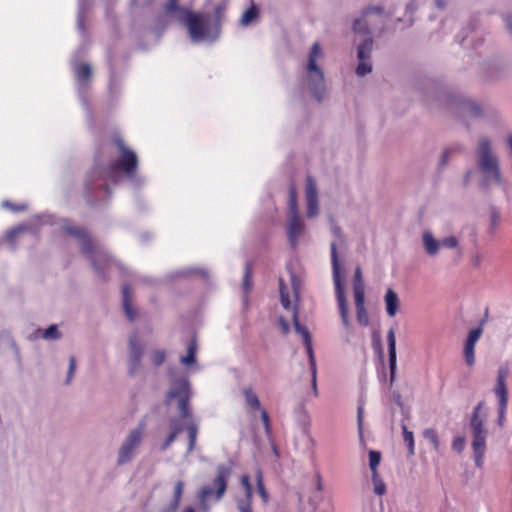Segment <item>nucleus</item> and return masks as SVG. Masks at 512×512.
<instances>
[{
  "instance_id": "obj_45",
  "label": "nucleus",
  "mask_w": 512,
  "mask_h": 512,
  "mask_svg": "<svg viewBox=\"0 0 512 512\" xmlns=\"http://www.w3.org/2000/svg\"><path fill=\"white\" fill-rule=\"evenodd\" d=\"M290 282H291V288H292V293H293V297L298 300L299 299V292H300V287H301V280L299 279V277L291 272L290 273Z\"/></svg>"
},
{
  "instance_id": "obj_12",
  "label": "nucleus",
  "mask_w": 512,
  "mask_h": 512,
  "mask_svg": "<svg viewBox=\"0 0 512 512\" xmlns=\"http://www.w3.org/2000/svg\"><path fill=\"white\" fill-rule=\"evenodd\" d=\"M144 351L145 347L139 339L138 333H132L128 339L127 370L129 376L134 377L140 371Z\"/></svg>"
},
{
  "instance_id": "obj_43",
  "label": "nucleus",
  "mask_w": 512,
  "mask_h": 512,
  "mask_svg": "<svg viewBox=\"0 0 512 512\" xmlns=\"http://www.w3.org/2000/svg\"><path fill=\"white\" fill-rule=\"evenodd\" d=\"M372 481L374 484V492L377 495H383L386 492V486L384 482L381 480L377 472L372 473Z\"/></svg>"
},
{
  "instance_id": "obj_62",
  "label": "nucleus",
  "mask_w": 512,
  "mask_h": 512,
  "mask_svg": "<svg viewBox=\"0 0 512 512\" xmlns=\"http://www.w3.org/2000/svg\"><path fill=\"white\" fill-rule=\"evenodd\" d=\"M176 439L175 433H170L166 440L161 445L160 449L165 451Z\"/></svg>"
},
{
  "instance_id": "obj_47",
  "label": "nucleus",
  "mask_w": 512,
  "mask_h": 512,
  "mask_svg": "<svg viewBox=\"0 0 512 512\" xmlns=\"http://www.w3.org/2000/svg\"><path fill=\"white\" fill-rule=\"evenodd\" d=\"M304 346L306 348V352L308 355L310 370H317V364H316V359H315V355H314V351H313L312 340L309 342H305Z\"/></svg>"
},
{
  "instance_id": "obj_27",
  "label": "nucleus",
  "mask_w": 512,
  "mask_h": 512,
  "mask_svg": "<svg viewBox=\"0 0 512 512\" xmlns=\"http://www.w3.org/2000/svg\"><path fill=\"white\" fill-rule=\"evenodd\" d=\"M188 434V447L187 453H191L195 449L197 435H198V425L194 421H189L185 427Z\"/></svg>"
},
{
  "instance_id": "obj_30",
  "label": "nucleus",
  "mask_w": 512,
  "mask_h": 512,
  "mask_svg": "<svg viewBox=\"0 0 512 512\" xmlns=\"http://www.w3.org/2000/svg\"><path fill=\"white\" fill-rule=\"evenodd\" d=\"M483 324H484V321H481V323L478 327L473 328L469 331L468 336L465 340L464 346L470 347V348H475L476 343L478 342V340L480 339V337L483 333V328H482Z\"/></svg>"
},
{
  "instance_id": "obj_11",
  "label": "nucleus",
  "mask_w": 512,
  "mask_h": 512,
  "mask_svg": "<svg viewBox=\"0 0 512 512\" xmlns=\"http://www.w3.org/2000/svg\"><path fill=\"white\" fill-rule=\"evenodd\" d=\"M192 396V391L190 388V383L187 379H180L176 381L171 387L170 391L167 394L166 402L169 404L172 399H178V409L180 415L184 419H189L192 417V413L189 407V401Z\"/></svg>"
},
{
  "instance_id": "obj_16",
  "label": "nucleus",
  "mask_w": 512,
  "mask_h": 512,
  "mask_svg": "<svg viewBox=\"0 0 512 512\" xmlns=\"http://www.w3.org/2000/svg\"><path fill=\"white\" fill-rule=\"evenodd\" d=\"M373 49V39L367 37L362 43L357 46L358 65L356 67V74L363 77L372 71L371 54Z\"/></svg>"
},
{
  "instance_id": "obj_48",
  "label": "nucleus",
  "mask_w": 512,
  "mask_h": 512,
  "mask_svg": "<svg viewBox=\"0 0 512 512\" xmlns=\"http://www.w3.org/2000/svg\"><path fill=\"white\" fill-rule=\"evenodd\" d=\"M354 291V300L355 306L357 307H365V290L358 286V288H353Z\"/></svg>"
},
{
  "instance_id": "obj_20",
  "label": "nucleus",
  "mask_w": 512,
  "mask_h": 512,
  "mask_svg": "<svg viewBox=\"0 0 512 512\" xmlns=\"http://www.w3.org/2000/svg\"><path fill=\"white\" fill-rule=\"evenodd\" d=\"M388 344V357H389V370H390V383L392 384L395 378L397 367V354H396V337L394 328H390L387 332Z\"/></svg>"
},
{
  "instance_id": "obj_17",
  "label": "nucleus",
  "mask_w": 512,
  "mask_h": 512,
  "mask_svg": "<svg viewBox=\"0 0 512 512\" xmlns=\"http://www.w3.org/2000/svg\"><path fill=\"white\" fill-rule=\"evenodd\" d=\"M305 197L307 204L306 215L308 218H314L319 213V200L317 184L312 176L306 177Z\"/></svg>"
},
{
  "instance_id": "obj_8",
  "label": "nucleus",
  "mask_w": 512,
  "mask_h": 512,
  "mask_svg": "<svg viewBox=\"0 0 512 512\" xmlns=\"http://www.w3.org/2000/svg\"><path fill=\"white\" fill-rule=\"evenodd\" d=\"M331 250V264H332V275L335 286V295L340 312L342 324L346 327H350L348 306L344 292V286L342 282L341 266L338 259L337 244L332 242L330 245Z\"/></svg>"
},
{
  "instance_id": "obj_39",
  "label": "nucleus",
  "mask_w": 512,
  "mask_h": 512,
  "mask_svg": "<svg viewBox=\"0 0 512 512\" xmlns=\"http://www.w3.org/2000/svg\"><path fill=\"white\" fill-rule=\"evenodd\" d=\"M365 17L366 16L362 15V17L355 19V21L353 23V31L355 33L363 34V35L370 34V30H369L367 21L365 20Z\"/></svg>"
},
{
  "instance_id": "obj_51",
  "label": "nucleus",
  "mask_w": 512,
  "mask_h": 512,
  "mask_svg": "<svg viewBox=\"0 0 512 512\" xmlns=\"http://www.w3.org/2000/svg\"><path fill=\"white\" fill-rule=\"evenodd\" d=\"M363 413H364V406L362 403H359L357 408V426H358V432L360 439L363 438Z\"/></svg>"
},
{
  "instance_id": "obj_10",
  "label": "nucleus",
  "mask_w": 512,
  "mask_h": 512,
  "mask_svg": "<svg viewBox=\"0 0 512 512\" xmlns=\"http://www.w3.org/2000/svg\"><path fill=\"white\" fill-rule=\"evenodd\" d=\"M231 471V466L224 464L217 466V474L213 480V484L203 486L198 493V498L201 503L206 502L213 495H215L217 501L223 497Z\"/></svg>"
},
{
  "instance_id": "obj_4",
  "label": "nucleus",
  "mask_w": 512,
  "mask_h": 512,
  "mask_svg": "<svg viewBox=\"0 0 512 512\" xmlns=\"http://www.w3.org/2000/svg\"><path fill=\"white\" fill-rule=\"evenodd\" d=\"M62 228L67 234L79 240L82 253L90 259L95 272L100 277L105 279V270H109L113 265L120 268V265L109 256L103 247L94 245L84 229L73 226L66 219L62 221Z\"/></svg>"
},
{
  "instance_id": "obj_40",
  "label": "nucleus",
  "mask_w": 512,
  "mask_h": 512,
  "mask_svg": "<svg viewBox=\"0 0 512 512\" xmlns=\"http://www.w3.org/2000/svg\"><path fill=\"white\" fill-rule=\"evenodd\" d=\"M151 363L155 367L161 366L166 360V351L163 349H156L149 355Z\"/></svg>"
},
{
  "instance_id": "obj_46",
  "label": "nucleus",
  "mask_w": 512,
  "mask_h": 512,
  "mask_svg": "<svg viewBox=\"0 0 512 512\" xmlns=\"http://www.w3.org/2000/svg\"><path fill=\"white\" fill-rule=\"evenodd\" d=\"M380 460H381L380 452L375 451V450H371L369 452V466H370L372 473L377 472V467L380 463Z\"/></svg>"
},
{
  "instance_id": "obj_42",
  "label": "nucleus",
  "mask_w": 512,
  "mask_h": 512,
  "mask_svg": "<svg viewBox=\"0 0 512 512\" xmlns=\"http://www.w3.org/2000/svg\"><path fill=\"white\" fill-rule=\"evenodd\" d=\"M42 337L45 340H57L61 338V333L58 330L57 325L53 324L43 331Z\"/></svg>"
},
{
  "instance_id": "obj_26",
  "label": "nucleus",
  "mask_w": 512,
  "mask_h": 512,
  "mask_svg": "<svg viewBox=\"0 0 512 512\" xmlns=\"http://www.w3.org/2000/svg\"><path fill=\"white\" fill-rule=\"evenodd\" d=\"M500 16L507 32L512 36V0H506Z\"/></svg>"
},
{
  "instance_id": "obj_32",
  "label": "nucleus",
  "mask_w": 512,
  "mask_h": 512,
  "mask_svg": "<svg viewBox=\"0 0 512 512\" xmlns=\"http://www.w3.org/2000/svg\"><path fill=\"white\" fill-rule=\"evenodd\" d=\"M255 480H256L257 492H258L259 496L261 497L263 503L267 504L269 502V494L264 485V478H263V473H262L261 469H257Z\"/></svg>"
},
{
  "instance_id": "obj_19",
  "label": "nucleus",
  "mask_w": 512,
  "mask_h": 512,
  "mask_svg": "<svg viewBox=\"0 0 512 512\" xmlns=\"http://www.w3.org/2000/svg\"><path fill=\"white\" fill-rule=\"evenodd\" d=\"M240 483L244 489L245 496L237 499V508L240 512H253L252 510V498L253 488L250 481L249 475H242Z\"/></svg>"
},
{
  "instance_id": "obj_49",
  "label": "nucleus",
  "mask_w": 512,
  "mask_h": 512,
  "mask_svg": "<svg viewBox=\"0 0 512 512\" xmlns=\"http://www.w3.org/2000/svg\"><path fill=\"white\" fill-rule=\"evenodd\" d=\"M357 321L362 326L369 325V316L365 307L356 308Z\"/></svg>"
},
{
  "instance_id": "obj_3",
  "label": "nucleus",
  "mask_w": 512,
  "mask_h": 512,
  "mask_svg": "<svg viewBox=\"0 0 512 512\" xmlns=\"http://www.w3.org/2000/svg\"><path fill=\"white\" fill-rule=\"evenodd\" d=\"M475 163L480 174L479 189L489 193L493 186L505 189L500 160L495 153L491 139L480 137L475 149Z\"/></svg>"
},
{
  "instance_id": "obj_57",
  "label": "nucleus",
  "mask_w": 512,
  "mask_h": 512,
  "mask_svg": "<svg viewBox=\"0 0 512 512\" xmlns=\"http://www.w3.org/2000/svg\"><path fill=\"white\" fill-rule=\"evenodd\" d=\"M260 412H261V420L264 425L265 432L267 434H269L271 431L269 415L265 409H261Z\"/></svg>"
},
{
  "instance_id": "obj_60",
  "label": "nucleus",
  "mask_w": 512,
  "mask_h": 512,
  "mask_svg": "<svg viewBox=\"0 0 512 512\" xmlns=\"http://www.w3.org/2000/svg\"><path fill=\"white\" fill-rule=\"evenodd\" d=\"M2 206L3 207H7V208H9V209H11L12 211H15V212L24 211V210L27 209V205L26 204L16 205V204L11 203L10 201H4L2 203Z\"/></svg>"
},
{
  "instance_id": "obj_13",
  "label": "nucleus",
  "mask_w": 512,
  "mask_h": 512,
  "mask_svg": "<svg viewBox=\"0 0 512 512\" xmlns=\"http://www.w3.org/2000/svg\"><path fill=\"white\" fill-rule=\"evenodd\" d=\"M71 65L73 67V71L77 81L78 94L80 96L83 106L87 110H89L86 94L88 93L90 88V77L92 74L91 67L87 63H77V61L74 58L71 60Z\"/></svg>"
},
{
  "instance_id": "obj_2",
  "label": "nucleus",
  "mask_w": 512,
  "mask_h": 512,
  "mask_svg": "<svg viewBox=\"0 0 512 512\" xmlns=\"http://www.w3.org/2000/svg\"><path fill=\"white\" fill-rule=\"evenodd\" d=\"M179 0H168L163 6L165 16L183 24L193 42L217 40L221 33L224 7L217 5L214 14L196 13L178 5Z\"/></svg>"
},
{
  "instance_id": "obj_37",
  "label": "nucleus",
  "mask_w": 512,
  "mask_h": 512,
  "mask_svg": "<svg viewBox=\"0 0 512 512\" xmlns=\"http://www.w3.org/2000/svg\"><path fill=\"white\" fill-rule=\"evenodd\" d=\"M183 490H184V482L181 480L177 481L175 484V487H174L173 500L170 503V507L172 510H176L178 508L180 501H181L182 494H183Z\"/></svg>"
},
{
  "instance_id": "obj_1",
  "label": "nucleus",
  "mask_w": 512,
  "mask_h": 512,
  "mask_svg": "<svg viewBox=\"0 0 512 512\" xmlns=\"http://www.w3.org/2000/svg\"><path fill=\"white\" fill-rule=\"evenodd\" d=\"M116 145L121 153L119 159L107 167L96 165L86 179V196L92 204L106 200L110 196L109 183L117 184L121 180L122 174L135 187L141 186L144 182L143 178L137 174L138 158L136 153L119 138L116 139Z\"/></svg>"
},
{
  "instance_id": "obj_34",
  "label": "nucleus",
  "mask_w": 512,
  "mask_h": 512,
  "mask_svg": "<svg viewBox=\"0 0 512 512\" xmlns=\"http://www.w3.org/2000/svg\"><path fill=\"white\" fill-rule=\"evenodd\" d=\"M300 215L297 203V194L293 187L289 189L288 194V214L287 216Z\"/></svg>"
},
{
  "instance_id": "obj_52",
  "label": "nucleus",
  "mask_w": 512,
  "mask_h": 512,
  "mask_svg": "<svg viewBox=\"0 0 512 512\" xmlns=\"http://www.w3.org/2000/svg\"><path fill=\"white\" fill-rule=\"evenodd\" d=\"M28 230V226L27 225H19L13 229H11L10 231L7 232L6 234V238L7 240L9 241H13V239L20 233L24 232Z\"/></svg>"
},
{
  "instance_id": "obj_41",
  "label": "nucleus",
  "mask_w": 512,
  "mask_h": 512,
  "mask_svg": "<svg viewBox=\"0 0 512 512\" xmlns=\"http://www.w3.org/2000/svg\"><path fill=\"white\" fill-rule=\"evenodd\" d=\"M251 285H252L251 284V267L247 263L246 266H245L244 277H243V289H244V292H245L243 301H244L245 304H247V300H248L247 294H248V292L251 289Z\"/></svg>"
},
{
  "instance_id": "obj_24",
  "label": "nucleus",
  "mask_w": 512,
  "mask_h": 512,
  "mask_svg": "<svg viewBox=\"0 0 512 512\" xmlns=\"http://www.w3.org/2000/svg\"><path fill=\"white\" fill-rule=\"evenodd\" d=\"M243 395L245 404L248 408H250L253 411H260L262 409L260 400L252 388H244Z\"/></svg>"
},
{
  "instance_id": "obj_53",
  "label": "nucleus",
  "mask_w": 512,
  "mask_h": 512,
  "mask_svg": "<svg viewBox=\"0 0 512 512\" xmlns=\"http://www.w3.org/2000/svg\"><path fill=\"white\" fill-rule=\"evenodd\" d=\"M465 448V438L463 436H457L452 441V449L458 453H461Z\"/></svg>"
},
{
  "instance_id": "obj_58",
  "label": "nucleus",
  "mask_w": 512,
  "mask_h": 512,
  "mask_svg": "<svg viewBox=\"0 0 512 512\" xmlns=\"http://www.w3.org/2000/svg\"><path fill=\"white\" fill-rule=\"evenodd\" d=\"M170 429H171V432L170 433H175V436L177 437V435L183 431L184 427L183 425L179 422V420L177 419H171L170 420Z\"/></svg>"
},
{
  "instance_id": "obj_55",
  "label": "nucleus",
  "mask_w": 512,
  "mask_h": 512,
  "mask_svg": "<svg viewBox=\"0 0 512 512\" xmlns=\"http://www.w3.org/2000/svg\"><path fill=\"white\" fill-rule=\"evenodd\" d=\"M119 86H120L119 79L116 77V75L113 72H111L110 73V80H109V91H110V93L111 94L116 93Z\"/></svg>"
},
{
  "instance_id": "obj_25",
  "label": "nucleus",
  "mask_w": 512,
  "mask_h": 512,
  "mask_svg": "<svg viewBox=\"0 0 512 512\" xmlns=\"http://www.w3.org/2000/svg\"><path fill=\"white\" fill-rule=\"evenodd\" d=\"M194 274H199L203 278H207L208 277V272L206 270L199 269V268L189 267V268H183V269H180V270H177V271L173 272L170 275V279L174 280V279H178V278H187V277H190V276H192Z\"/></svg>"
},
{
  "instance_id": "obj_28",
  "label": "nucleus",
  "mask_w": 512,
  "mask_h": 512,
  "mask_svg": "<svg viewBox=\"0 0 512 512\" xmlns=\"http://www.w3.org/2000/svg\"><path fill=\"white\" fill-rule=\"evenodd\" d=\"M196 352H197V342L195 339H192L187 347V355L182 356L180 358V363L184 366H190L196 363Z\"/></svg>"
},
{
  "instance_id": "obj_63",
  "label": "nucleus",
  "mask_w": 512,
  "mask_h": 512,
  "mask_svg": "<svg viewBox=\"0 0 512 512\" xmlns=\"http://www.w3.org/2000/svg\"><path fill=\"white\" fill-rule=\"evenodd\" d=\"M311 376H312V380H311V384H312V389H313V395L315 397L318 396V389H317V370H311Z\"/></svg>"
},
{
  "instance_id": "obj_59",
  "label": "nucleus",
  "mask_w": 512,
  "mask_h": 512,
  "mask_svg": "<svg viewBox=\"0 0 512 512\" xmlns=\"http://www.w3.org/2000/svg\"><path fill=\"white\" fill-rule=\"evenodd\" d=\"M358 286L364 288L362 271L359 267L355 270L353 288H358Z\"/></svg>"
},
{
  "instance_id": "obj_61",
  "label": "nucleus",
  "mask_w": 512,
  "mask_h": 512,
  "mask_svg": "<svg viewBox=\"0 0 512 512\" xmlns=\"http://www.w3.org/2000/svg\"><path fill=\"white\" fill-rule=\"evenodd\" d=\"M371 13L382 15L384 13V9L381 6H369L363 10V16H368Z\"/></svg>"
},
{
  "instance_id": "obj_9",
  "label": "nucleus",
  "mask_w": 512,
  "mask_h": 512,
  "mask_svg": "<svg viewBox=\"0 0 512 512\" xmlns=\"http://www.w3.org/2000/svg\"><path fill=\"white\" fill-rule=\"evenodd\" d=\"M510 375L508 364H502L497 370L496 383L493 393L497 399V425L502 428L506 422V414L508 408V387L507 380Z\"/></svg>"
},
{
  "instance_id": "obj_29",
  "label": "nucleus",
  "mask_w": 512,
  "mask_h": 512,
  "mask_svg": "<svg viewBox=\"0 0 512 512\" xmlns=\"http://www.w3.org/2000/svg\"><path fill=\"white\" fill-rule=\"evenodd\" d=\"M88 0H78L77 28L81 33L85 31V14L88 10Z\"/></svg>"
},
{
  "instance_id": "obj_23",
  "label": "nucleus",
  "mask_w": 512,
  "mask_h": 512,
  "mask_svg": "<svg viewBox=\"0 0 512 512\" xmlns=\"http://www.w3.org/2000/svg\"><path fill=\"white\" fill-rule=\"evenodd\" d=\"M122 306L127 318L130 321H133L137 313L131 305V294L128 285H124L122 288Z\"/></svg>"
},
{
  "instance_id": "obj_21",
  "label": "nucleus",
  "mask_w": 512,
  "mask_h": 512,
  "mask_svg": "<svg viewBox=\"0 0 512 512\" xmlns=\"http://www.w3.org/2000/svg\"><path fill=\"white\" fill-rule=\"evenodd\" d=\"M459 107L461 113L470 118H481L485 113V108L481 104L466 98L460 99Z\"/></svg>"
},
{
  "instance_id": "obj_33",
  "label": "nucleus",
  "mask_w": 512,
  "mask_h": 512,
  "mask_svg": "<svg viewBox=\"0 0 512 512\" xmlns=\"http://www.w3.org/2000/svg\"><path fill=\"white\" fill-rule=\"evenodd\" d=\"M462 150H463V146L460 144H454V145H451L450 147H447L441 155L439 165L441 167L446 166L450 160V156L455 153H460V152H462Z\"/></svg>"
},
{
  "instance_id": "obj_6",
  "label": "nucleus",
  "mask_w": 512,
  "mask_h": 512,
  "mask_svg": "<svg viewBox=\"0 0 512 512\" xmlns=\"http://www.w3.org/2000/svg\"><path fill=\"white\" fill-rule=\"evenodd\" d=\"M321 57V46L318 42H315L310 49L305 70L309 90L318 101H321L325 94L324 73L318 65V60Z\"/></svg>"
},
{
  "instance_id": "obj_50",
  "label": "nucleus",
  "mask_w": 512,
  "mask_h": 512,
  "mask_svg": "<svg viewBox=\"0 0 512 512\" xmlns=\"http://www.w3.org/2000/svg\"><path fill=\"white\" fill-rule=\"evenodd\" d=\"M501 222V215L497 208L492 207L490 210V226L492 229H496Z\"/></svg>"
},
{
  "instance_id": "obj_56",
  "label": "nucleus",
  "mask_w": 512,
  "mask_h": 512,
  "mask_svg": "<svg viewBox=\"0 0 512 512\" xmlns=\"http://www.w3.org/2000/svg\"><path fill=\"white\" fill-rule=\"evenodd\" d=\"M50 222H51V217L49 215H45V214L36 215V216L31 218V223L33 225L47 224V223H50Z\"/></svg>"
},
{
  "instance_id": "obj_54",
  "label": "nucleus",
  "mask_w": 512,
  "mask_h": 512,
  "mask_svg": "<svg viewBox=\"0 0 512 512\" xmlns=\"http://www.w3.org/2000/svg\"><path fill=\"white\" fill-rule=\"evenodd\" d=\"M75 370H76V360L73 356H71L69 358V368H68L67 378L65 381L66 384L71 383L72 378L74 377V374H75Z\"/></svg>"
},
{
  "instance_id": "obj_64",
  "label": "nucleus",
  "mask_w": 512,
  "mask_h": 512,
  "mask_svg": "<svg viewBox=\"0 0 512 512\" xmlns=\"http://www.w3.org/2000/svg\"><path fill=\"white\" fill-rule=\"evenodd\" d=\"M279 325H280V327L282 329V332L284 334H287L290 331L289 324H288L287 320L284 317H280L279 318Z\"/></svg>"
},
{
  "instance_id": "obj_35",
  "label": "nucleus",
  "mask_w": 512,
  "mask_h": 512,
  "mask_svg": "<svg viewBox=\"0 0 512 512\" xmlns=\"http://www.w3.org/2000/svg\"><path fill=\"white\" fill-rule=\"evenodd\" d=\"M402 433H403V440L408 448L409 455L415 454V445H414V434L412 431H409L407 426L405 424H402Z\"/></svg>"
},
{
  "instance_id": "obj_18",
  "label": "nucleus",
  "mask_w": 512,
  "mask_h": 512,
  "mask_svg": "<svg viewBox=\"0 0 512 512\" xmlns=\"http://www.w3.org/2000/svg\"><path fill=\"white\" fill-rule=\"evenodd\" d=\"M306 226L300 215L287 216V238L290 246L295 249L299 244V239L304 235Z\"/></svg>"
},
{
  "instance_id": "obj_31",
  "label": "nucleus",
  "mask_w": 512,
  "mask_h": 512,
  "mask_svg": "<svg viewBox=\"0 0 512 512\" xmlns=\"http://www.w3.org/2000/svg\"><path fill=\"white\" fill-rule=\"evenodd\" d=\"M255 480H256L257 492H258L259 496L261 497L263 503L267 504L269 502V494L264 485V478H263V473H262L261 469H257Z\"/></svg>"
},
{
  "instance_id": "obj_15",
  "label": "nucleus",
  "mask_w": 512,
  "mask_h": 512,
  "mask_svg": "<svg viewBox=\"0 0 512 512\" xmlns=\"http://www.w3.org/2000/svg\"><path fill=\"white\" fill-rule=\"evenodd\" d=\"M422 243L427 255L434 257L439 253L441 247L454 249L458 246L459 240L455 236H448L437 240L431 231L426 230L422 234Z\"/></svg>"
},
{
  "instance_id": "obj_7",
  "label": "nucleus",
  "mask_w": 512,
  "mask_h": 512,
  "mask_svg": "<svg viewBox=\"0 0 512 512\" xmlns=\"http://www.w3.org/2000/svg\"><path fill=\"white\" fill-rule=\"evenodd\" d=\"M145 431L146 423L141 421L137 427L128 432L117 452L116 463L118 466L129 464L135 459L143 442Z\"/></svg>"
},
{
  "instance_id": "obj_38",
  "label": "nucleus",
  "mask_w": 512,
  "mask_h": 512,
  "mask_svg": "<svg viewBox=\"0 0 512 512\" xmlns=\"http://www.w3.org/2000/svg\"><path fill=\"white\" fill-rule=\"evenodd\" d=\"M423 436L426 440H428L431 443V445L435 451L439 450L440 440H439V437H438L435 429H433V428L425 429L423 432Z\"/></svg>"
},
{
  "instance_id": "obj_14",
  "label": "nucleus",
  "mask_w": 512,
  "mask_h": 512,
  "mask_svg": "<svg viewBox=\"0 0 512 512\" xmlns=\"http://www.w3.org/2000/svg\"><path fill=\"white\" fill-rule=\"evenodd\" d=\"M279 292H280V300L281 304L286 310H292V319H293V325L295 328L296 333H298L302 337L303 344L305 342H309L312 340V336L306 326H303L300 324L298 319V309L296 306H291V300L289 293L287 292V288L285 286V283L283 279L279 280Z\"/></svg>"
},
{
  "instance_id": "obj_5",
  "label": "nucleus",
  "mask_w": 512,
  "mask_h": 512,
  "mask_svg": "<svg viewBox=\"0 0 512 512\" xmlns=\"http://www.w3.org/2000/svg\"><path fill=\"white\" fill-rule=\"evenodd\" d=\"M487 414L484 411V402L474 406L469 418V429L471 435V448L475 466L483 468L484 457L487 449L488 429L486 427Z\"/></svg>"
},
{
  "instance_id": "obj_36",
  "label": "nucleus",
  "mask_w": 512,
  "mask_h": 512,
  "mask_svg": "<svg viewBox=\"0 0 512 512\" xmlns=\"http://www.w3.org/2000/svg\"><path fill=\"white\" fill-rule=\"evenodd\" d=\"M258 16V9L257 7L253 4L251 5L250 8H248L242 15L241 19H240V24L242 26H248L249 24H251Z\"/></svg>"
},
{
  "instance_id": "obj_22",
  "label": "nucleus",
  "mask_w": 512,
  "mask_h": 512,
  "mask_svg": "<svg viewBox=\"0 0 512 512\" xmlns=\"http://www.w3.org/2000/svg\"><path fill=\"white\" fill-rule=\"evenodd\" d=\"M386 312L388 316L394 317L399 309L400 301L397 293L393 289H388L384 297Z\"/></svg>"
},
{
  "instance_id": "obj_44",
  "label": "nucleus",
  "mask_w": 512,
  "mask_h": 512,
  "mask_svg": "<svg viewBox=\"0 0 512 512\" xmlns=\"http://www.w3.org/2000/svg\"><path fill=\"white\" fill-rule=\"evenodd\" d=\"M463 357H464L466 365L468 367H473L475 365V362H476L475 348H470V347L464 346V348H463Z\"/></svg>"
}]
</instances>
